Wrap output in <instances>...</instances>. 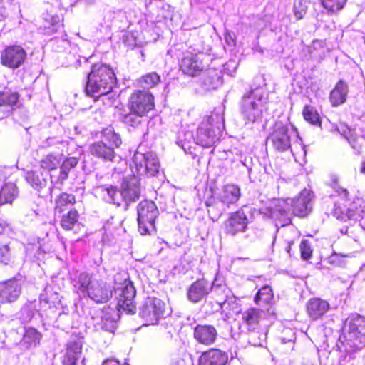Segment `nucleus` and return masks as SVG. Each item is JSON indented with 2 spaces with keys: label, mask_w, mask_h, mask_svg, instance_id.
Segmentation results:
<instances>
[{
  "label": "nucleus",
  "mask_w": 365,
  "mask_h": 365,
  "mask_svg": "<svg viewBox=\"0 0 365 365\" xmlns=\"http://www.w3.org/2000/svg\"><path fill=\"white\" fill-rule=\"evenodd\" d=\"M74 287L78 293L89 297L96 303L107 302L115 291L118 310L128 314L135 312L136 307L133 300L136 291L130 280L125 279L121 287L114 288L94 274L81 272L75 280Z\"/></svg>",
  "instance_id": "nucleus-1"
},
{
  "label": "nucleus",
  "mask_w": 365,
  "mask_h": 365,
  "mask_svg": "<svg viewBox=\"0 0 365 365\" xmlns=\"http://www.w3.org/2000/svg\"><path fill=\"white\" fill-rule=\"evenodd\" d=\"M312 192L304 189L294 199H274L265 208L264 214L279 221L281 226H284L291 222L292 215L307 216L312 210Z\"/></svg>",
  "instance_id": "nucleus-2"
},
{
  "label": "nucleus",
  "mask_w": 365,
  "mask_h": 365,
  "mask_svg": "<svg viewBox=\"0 0 365 365\" xmlns=\"http://www.w3.org/2000/svg\"><path fill=\"white\" fill-rule=\"evenodd\" d=\"M340 339L346 352L342 361L358 365L360 357L356 356V351L365 346V317L356 313L349 315L344 323Z\"/></svg>",
  "instance_id": "nucleus-3"
},
{
  "label": "nucleus",
  "mask_w": 365,
  "mask_h": 365,
  "mask_svg": "<svg viewBox=\"0 0 365 365\" xmlns=\"http://www.w3.org/2000/svg\"><path fill=\"white\" fill-rule=\"evenodd\" d=\"M154 108L153 95L145 91H135L128 101L129 112L125 110L119 114L122 122L128 126L136 128L141 125L142 118Z\"/></svg>",
  "instance_id": "nucleus-4"
},
{
  "label": "nucleus",
  "mask_w": 365,
  "mask_h": 365,
  "mask_svg": "<svg viewBox=\"0 0 365 365\" xmlns=\"http://www.w3.org/2000/svg\"><path fill=\"white\" fill-rule=\"evenodd\" d=\"M115 81L113 71L106 65L95 64L88 75L85 88L86 95L96 99L106 98L111 91Z\"/></svg>",
  "instance_id": "nucleus-5"
},
{
  "label": "nucleus",
  "mask_w": 365,
  "mask_h": 365,
  "mask_svg": "<svg viewBox=\"0 0 365 365\" xmlns=\"http://www.w3.org/2000/svg\"><path fill=\"white\" fill-rule=\"evenodd\" d=\"M240 195V188L237 185L227 184L222 187L218 196L209 197L205 204L211 219L217 221L231 205L239 200Z\"/></svg>",
  "instance_id": "nucleus-6"
},
{
  "label": "nucleus",
  "mask_w": 365,
  "mask_h": 365,
  "mask_svg": "<svg viewBox=\"0 0 365 365\" xmlns=\"http://www.w3.org/2000/svg\"><path fill=\"white\" fill-rule=\"evenodd\" d=\"M121 143L120 135L113 128L108 127L103 130L102 139L89 146V152L103 161L113 162L116 157L115 149L119 148Z\"/></svg>",
  "instance_id": "nucleus-7"
},
{
  "label": "nucleus",
  "mask_w": 365,
  "mask_h": 365,
  "mask_svg": "<svg viewBox=\"0 0 365 365\" xmlns=\"http://www.w3.org/2000/svg\"><path fill=\"white\" fill-rule=\"evenodd\" d=\"M268 96L262 88L250 91L242 97L241 110L245 118L250 122L259 120L267 110Z\"/></svg>",
  "instance_id": "nucleus-8"
},
{
  "label": "nucleus",
  "mask_w": 365,
  "mask_h": 365,
  "mask_svg": "<svg viewBox=\"0 0 365 365\" xmlns=\"http://www.w3.org/2000/svg\"><path fill=\"white\" fill-rule=\"evenodd\" d=\"M273 147L281 152L290 149L294 153L293 147L301 146V139L295 129L289 128L288 125L281 122L276 123L273 132L267 138Z\"/></svg>",
  "instance_id": "nucleus-9"
},
{
  "label": "nucleus",
  "mask_w": 365,
  "mask_h": 365,
  "mask_svg": "<svg viewBox=\"0 0 365 365\" xmlns=\"http://www.w3.org/2000/svg\"><path fill=\"white\" fill-rule=\"evenodd\" d=\"M138 231L142 235L155 232V220L159 215L155 203L151 200H143L137 207Z\"/></svg>",
  "instance_id": "nucleus-10"
},
{
  "label": "nucleus",
  "mask_w": 365,
  "mask_h": 365,
  "mask_svg": "<svg viewBox=\"0 0 365 365\" xmlns=\"http://www.w3.org/2000/svg\"><path fill=\"white\" fill-rule=\"evenodd\" d=\"M132 162L137 175L155 177L160 173V162L153 152L142 153L137 150L133 155Z\"/></svg>",
  "instance_id": "nucleus-11"
},
{
  "label": "nucleus",
  "mask_w": 365,
  "mask_h": 365,
  "mask_svg": "<svg viewBox=\"0 0 365 365\" xmlns=\"http://www.w3.org/2000/svg\"><path fill=\"white\" fill-rule=\"evenodd\" d=\"M212 291L219 294L225 291V286L217 284L216 281L210 284L207 280L198 279L190 286L187 292V299L193 303H197L206 297Z\"/></svg>",
  "instance_id": "nucleus-12"
},
{
  "label": "nucleus",
  "mask_w": 365,
  "mask_h": 365,
  "mask_svg": "<svg viewBox=\"0 0 365 365\" xmlns=\"http://www.w3.org/2000/svg\"><path fill=\"white\" fill-rule=\"evenodd\" d=\"M165 313V303L158 298L148 297L139 311V316L144 320L145 325L156 324Z\"/></svg>",
  "instance_id": "nucleus-13"
},
{
  "label": "nucleus",
  "mask_w": 365,
  "mask_h": 365,
  "mask_svg": "<svg viewBox=\"0 0 365 365\" xmlns=\"http://www.w3.org/2000/svg\"><path fill=\"white\" fill-rule=\"evenodd\" d=\"M26 58V53L19 46L6 47L1 55V63L10 68L20 67Z\"/></svg>",
  "instance_id": "nucleus-14"
},
{
  "label": "nucleus",
  "mask_w": 365,
  "mask_h": 365,
  "mask_svg": "<svg viewBox=\"0 0 365 365\" xmlns=\"http://www.w3.org/2000/svg\"><path fill=\"white\" fill-rule=\"evenodd\" d=\"M212 116L207 117L205 121L201 123L196 135V143L202 147H211L217 140L216 131L212 125Z\"/></svg>",
  "instance_id": "nucleus-15"
},
{
  "label": "nucleus",
  "mask_w": 365,
  "mask_h": 365,
  "mask_svg": "<svg viewBox=\"0 0 365 365\" xmlns=\"http://www.w3.org/2000/svg\"><path fill=\"white\" fill-rule=\"evenodd\" d=\"M21 280L16 277L0 282V302H15L21 293Z\"/></svg>",
  "instance_id": "nucleus-16"
},
{
  "label": "nucleus",
  "mask_w": 365,
  "mask_h": 365,
  "mask_svg": "<svg viewBox=\"0 0 365 365\" xmlns=\"http://www.w3.org/2000/svg\"><path fill=\"white\" fill-rule=\"evenodd\" d=\"M139 185V180L135 176L123 180L119 194L120 204L125 202L126 207H128L130 203L139 198L140 194Z\"/></svg>",
  "instance_id": "nucleus-17"
},
{
  "label": "nucleus",
  "mask_w": 365,
  "mask_h": 365,
  "mask_svg": "<svg viewBox=\"0 0 365 365\" xmlns=\"http://www.w3.org/2000/svg\"><path fill=\"white\" fill-rule=\"evenodd\" d=\"M248 224L247 217L242 210H237L230 215L225 222V232L235 236L238 233L244 232Z\"/></svg>",
  "instance_id": "nucleus-18"
},
{
  "label": "nucleus",
  "mask_w": 365,
  "mask_h": 365,
  "mask_svg": "<svg viewBox=\"0 0 365 365\" xmlns=\"http://www.w3.org/2000/svg\"><path fill=\"white\" fill-rule=\"evenodd\" d=\"M203 68V63L197 54L190 52L184 53L180 62V69L184 74L194 77L199 75Z\"/></svg>",
  "instance_id": "nucleus-19"
},
{
  "label": "nucleus",
  "mask_w": 365,
  "mask_h": 365,
  "mask_svg": "<svg viewBox=\"0 0 365 365\" xmlns=\"http://www.w3.org/2000/svg\"><path fill=\"white\" fill-rule=\"evenodd\" d=\"M307 312L312 320L321 319L330 309L329 302L320 298L310 299L306 305Z\"/></svg>",
  "instance_id": "nucleus-20"
},
{
  "label": "nucleus",
  "mask_w": 365,
  "mask_h": 365,
  "mask_svg": "<svg viewBox=\"0 0 365 365\" xmlns=\"http://www.w3.org/2000/svg\"><path fill=\"white\" fill-rule=\"evenodd\" d=\"M49 177L51 178V182H53V177L50 175L47 170L39 168L37 170L27 172L25 175V180L34 189L40 190L46 186Z\"/></svg>",
  "instance_id": "nucleus-21"
},
{
  "label": "nucleus",
  "mask_w": 365,
  "mask_h": 365,
  "mask_svg": "<svg viewBox=\"0 0 365 365\" xmlns=\"http://www.w3.org/2000/svg\"><path fill=\"white\" fill-rule=\"evenodd\" d=\"M217 332L212 325L198 324L194 329V338L204 345H212L216 340Z\"/></svg>",
  "instance_id": "nucleus-22"
},
{
  "label": "nucleus",
  "mask_w": 365,
  "mask_h": 365,
  "mask_svg": "<svg viewBox=\"0 0 365 365\" xmlns=\"http://www.w3.org/2000/svg\"><path fill=\"white\" fill-rule=\"evenodd\" d=\"M42 334L36 329L28 327L24 328V333L19 342L22 350H31L40 345Z\"/></svg>",
  "instance_id": "nucleus-23"
},
{
  "label": "nucleus",
  "mask_w": 365,
  "mask_h": 365,
  "mask_svg": "<svg viewBox=\"0 0 365 365\" xmlns=\"http://www.w3.org/2000/svg\"><path fill=\"white\" fill-rule=\"evenodd\" d=\"M227 354L220 349H212L204 352L200 358V365H225Z\"/></svg>",
  "instance_id": "nucleus-24"
},
{
  "label": "nucleus",
  "mask_w": 365,
  "mask_h": 365,
  "mask_svg": "<svg viewBox=\"0 0 365 365\" xmlns=\"http://www.w3.org/2000/svg\"><path fill=\"white\" fill-rule=\"evenodd\" d=\"M348 93L349 86L347 83L340 80L330 93L329 101L331 105L336 107L344 103L346 101Z\"/></svg>",
  "instance_id": "nucleus-25"
},
{
  "label": "nucleus",
  "mask_w": 365,
  "mask_h": 365,
  "mask_svg": "<svg viewBox=\"0 0 365 365\" xmlns=\"http://www.w3.org/2000/svg\"><path fill=\"white\" fill-rule=\"evenodd\" d=\"M82 344L72 341L68 343L66 351L63 359V365H76L81 356Z\"/></svg>",
  "instance_id": "nucleus-26"
},
{
  "label": "nucleus",
  "mask_w": 365,
  "mask_h": 365,
  "mask_svg": "<svg viewBox=\"0 0 365 365\" xmlns=\"http://www.w3.org/2000/svg\"><path fill=\"white\" fill-rule=\"evenodd\" d=\"M96 192L101 195L104 201L120 206V190L112 185H102L96 188Z\"/></svg>",
  "instance_id": "nucleus-27"
},
{
  "label": "nucleus",
  "mask_w": 365,
  "mask_h": 365,
  "mask_svg": "<svg viewBox=\"0 0 365 365\" xmlns=\"http://www.w3.org/2000/svg\"><path fill=\"white\" fill-rule=\"evenodd\" d=\"M19 190L16 184L6 182L0 186V206L6 204H11L18 197Z\"/></svg>",
  "instance_id": "nucleus-28"
},
{
  "label": "nucleus",
  "mask_w": 365,
  "mask_h": 365,
  "mask_svg": "<svg viewBox=\"0 0 365 365\" xmlns=\"http://www.w3.org/2000/svg\"><path fill=\"white\" fill-rule=\"evenodd\" d=\"M263 312L258 309H250L242 314V320L246 324L248 330L254 331L262 317Z\"/></svg>",
  "instance_id": "nucleus-29"
},
{
  "label": "nucleus",
  "mask_w": 365,
  "mask_h": 365,
  "mask_svg": "<svg viewBox=\"0 0 365 365\" xmlns=\"http://www.w3.org/2000/svg\"><path fill=\"white\" fill-rule=\"evenodd\" d=\"M16 255L14 242L9 241L0 243V263L7 265L12 262Z\"/></svg>",
  "instance_id": "nucleus-30"
},
{
  "label": "nucleus",
  "mask_w": 365,
  "mask_h": 365,
  "mask_svg": "<svg viewBox=\"0 0 365 365\" xmlns=\"http://www.w3.org/2000/svg\"><path fill=\"white\" fill-rule=\"evenodd\" d=\"M202 83L207 90L216 89L222 83L220 73L215 69H210L204 77Z\"/></svg>",
  "instance_id": "nucleus-31"
},
{
  "label": "nucleus",
  "mask_w": 365,
  "mask_h": 365,
  "mask_svg": "<svg viewBox=\"0 0 365 365\" xmlns=\"http://www.w3.org/2000/svg\"><path fill=\"white\" fill-rule=\"evenodd\" d=\"M365 212V201L361 198H356L346 209V215L349 219L357 220Z\"/></svg>",
  "instance_id": "nucleus-32"
},
{
  "label": "nucleus",
  "mask_w": 365,
  "mask_h": 365,
  "mask_svg": "<svg viewBox=\"0 0 365 365\" xmlns=\"http://www.w3.org/2000/svg\"><path fill=\"white\" fill-rule=\"evenodd\" d=\"M61 227L66 230H73L79 226L78 214L76 210H71L67 214L62 216Z\"/></svg>",
  "instance_id": "nucleus-33"
},
{
  "label": "nucleus",
  "mask_w": 365,
  "mask_h": 365,
  "mask_svg": "<svg viewBox=\"0 0 365 365\" xmlns=\"http://www.w3.org/2000/svg\"><path fill=\"white\" fill-rule=\"evenodd\" d=\"M75 202L76 198L73 195L66 192L61 193L56 200L55 210L58 212H61L66 207L73 205Z\"/></svg>",
  "instance_id": "nucleus-34"
},
{
  "label": "nucleus",
  "mask_w": 365,
  "mask_h": 365,
  "mask_svg": "<svg viewBox=\"0 0 365 365\" xmlns=\"http://www.w3.org/2000/svg\"><path fill=\"white\" fill-rule=\"evenodd\" d=\"M19 95L16 92L11 91H0V106H9L12 108L16 104Z\"/></svg>",
  "instance_id": "nucleus-35"
},
{
  "label": "nucleus",
  "mask_w": 365,
  "mask_h": 365,
  "mask_svg": "<svg viewBox=\"0 0 365 365\" xmlns=\"http://www.w3.org/2000/svg\"><path fill=\"white\" fill-rule=\"evenodd\" d=\"M273 299L272 290L269 286L262 287L255 297V302L262 305L269 303Z\"/></svg>",
  "instance_id": "nucleus-36"
},
{
  "label": "nucleus",
  "mask_w": 365,
  "mask_h": 365,
  "mask_svg": "<svg viewBox=\"0 0 365 365\" xmlns=\"http://www.w3.org/2000/svg\"><path fill=\"white\" fill-rule=\"evenodd\" d=\"M309 4V0H295L294 4V15L296 20H302L307 16Z\"/></svg>",
  "instance_id": "nucleus-37"
},
{
  "label": "nucleus",
  "mask_w": 365,
  "mask_h": 365,
  "mask_svg": "<svg viewBox=\"0 0 365 365\" xmlns=\"http://www.w3.org/2000/svg\"><path fill=\"white\" fill-rule=\"evenodd\" d=\"M303 116L305 120L309 122L310 124L317 126L321 125L319 115L314 107L306 106L303 110Z\"/></svg>",
  "instance_id": "nucleus-38"
},
{
  "label": "nucleus",
  "mask_w": 365,
  "mask_h": 365,
  "mask_svg": "<svg viewBox=\"0 0 365 365\" xmlns=\"http://www.w3.org/2000/svg\"><path fill=\"white\" fill-rule=\"evenodd\" d=\"M158 21L160 23H168L170 21H175L178 20V15L175 14L173 9L168 6L162 8L158 14Z\"/></svg>",
  "instance_id": "nucleus-39"
},
{
  "label": "nucleus",
  "mask_w": 365,
  "mask_h": 365,
  "mask_svg": "<svg viewBox=\"0 0 365 365\" xmlns=\"http://www.w3.org/2000/svg\"><path fill=\"white\" fill-rule=\"evenodd\" d=\"M160 81V76L155 72H153L143 76L140 80V84L143 88L148 89L155 87Z\"/></svg>",
  "instance_id": "nucleus-40"
},
{
  "label": "nucleus",
  "mask_w": 365,
  "mask_h": 365,
  "mask_svg": "<svg viewBox=\"0 0 365 365\" xmlns=\"http://www.w3.org/2000/svg\"><path fill=\"white\" fill-rule=\"evenodd\" d=\"M67 308H63V311L60 312L56 320V326L62 329H66L70 327V317Z\"/></svg>",
  "instance_id": "nucleus-41"
},
{
  "label": "nucleus",
  "mask_w": 365,
  "mask_h": 365,
  "mask_svg": "<svg viewBox=\"0 0 365 365\" xmlns=\"http://www.w3.org/2000/svg\"><path fill=\"white\" fill-rule=\"evenodd\" d=\"M41 166L42 170H49L55 169L58 165V160L53 155H48L44 159L41 160Z\"/></svg>",
  "instance_id": "nucleus-42"
},
{
  "label": "nucleus",
  "mask_w": 365,
  "mask_h": 365,
  "mask_svg": "<svg viewBox=\"0 0 365 365\" xmlns=\"http://www.w3.org/2000/svg\"><path fill=\"white\" fill-rule=\"evenodd\" d=\"M347 0H322V4L329 11H339L341 9Z\"/></svg>",
  "instance_id": "nucleus-43"
},
{
  "label": "nucleus",
  "mask_w": 365,
  "mask_h": 365,
  "mask_svg": "<svg viewBox=\"0 0 365 365\" xmlns=\"http://www.w3.org/2000/svg\"><path fill=\"white\" fill-rule=\"evenodd\" d=\"M101 328L107 331L113 332L116 328V321L106 315L102 316Z\"/></svg>",
  "instance_id": "nucleus-44"
},
{
  "label": "nucleus",
  "mask_w": 365,
  "mask_h": 365,
  "mask_svg": "<svg viewBox=\"0 0 365 365\" xmlns=\"http://www.w3.org/2000/svg\"><path fill=\"white\" fill-rule=\"evenodd\" d=\"M349 257L346 255H341L334 252L329 258L328 261L329 264H331L338 267H343L346 264L345 258Z\"/></svg>",
  "instance_id": "nucleus-45"
},
{
  "label": "nucleus",
  "mask_w": 365,
  "mask_h": 365,
  "mask_svg": "<svg viewBox=\"0 0 365 365\" xmlns=\"http://www.w3.org/2000/svg\"><path fill=\"white\" fill-rule=\"evenodd\" d=\"M299 249L303 259L307 260L312 257V250L308 240H303L300 243Z\"/></svg>",
  "instance_id": "nucleus-46"
},
{
  "label": "nucleus",
  "mask_w": 365,
  "mask_h": 365,
  "mask_svg": "<svg viewBox=\"0 0 365 365\" xmlns=\"http://www.w3.org/2000/svg\"><path fill=\"white\" fill-rule=\"evenodd\" d=\"M24 213L26 216L31 218L38 215L39 209L38 208V205L36 204L28 202L24 207Z\"/></svg>",
  "instance_id": "nucleus-47"
},
{
  "label": "nucleus",
  "mask_w": 365,
  "mask_h": 365,
  "mask_svg": "<svg viewBox=\"0 0 365 365\" xmlns=\"http://www.w3.org/2000/svg\"><path fill=\"white\" fill-rule=\"evenodd\" d=\"M78 159L76 158H74V157H71V158H68L67 159H66L61 168L66 171H68V173H69L71 169L73 168L74 167H76L78 164Z\"/></svg>",
  "instance_id": "nucleus-48"
},
{
  "label": "nucleus",
  "mask_w": 365,
  "mask_h": 365,
  "mask_svg": "<svg viewBox=\"0 0 365 365\" xmlns=\"http://www.w3.org/2000/svg\"><path fill=\"white\" fill-rule=\"evenodd\" d=\"M20 314V319L24 323L30 322L34 317V312L29 307H23Z\"/></svg>",
  "instance_id": "nucleus-49"
},
{
  "label": "nucleus",
  "mask_w": 365,
  "mask_h": 365,
  "mask_svg": "<svg viewBox=\"0 0 365 365\" xmlns=\"http://www.w3.org/2000/svg\"><path fill=\"white\" fill-rule=\"evenodd\" d=\"M11 173L10 167L0 165V181L6 179Z\"/></svg>",
  "instance_id": "nucleus-50"
},
{
  "label": "nucleus",
  "mask_w": 365,
  "mask_h": 365,
  "mask_svg": "<svg viewBox=\"0 0 365 365\" xmlns=\"http://www.w3.org/2000/svg\"><path fill=\"white\" fill-rule=\"evenodd\" d=\"M225 39L229 46H233L235 43V35L231 31H226L225 34Z\"/></svg>",
  "instance_id": "nucleus-51"
},
{
  "label": "nucleus",
  "mask_w": 365,
  "mask_h": 365,
  "mask_svg": "<svg viewBox=\"0 0 365 365\" xmlns=\"http://www.w3.org/2000/svg\"><path fill=\"white\" fill-rule=\"evenodd\" d=\"M68 171L60 168V172H59V174H58V176L57 178V182H56L55 183H56V184L59 183L60 185H62L64 182V180H66L68 178Z\"/></svg>",
  "instance_id": "nucleus-52"
},
{
  "label": "nucleus",
  "mask_w": 365,
  "mask_h": 365,
  "mask_svg": "<svg viewBox=\"0 0 365 365\" xmlns=\"http://www.w3.org/2000/svg\"><path fill=\"white\" fill-rule=\"evenodd\" d=\"M9 223L4 220H0V234H1L6 228L9 227Z\"/></svg>",
  "instance_id": "nucleus-53"
},
{
  "label": "nucleus",
  "mask_w": 365,
  "mask_h": 365,
  "mask_svg": "<svg viewBox=\"0 0 365 365\" xmlns=\"http://www.w3.org/2000/svg\"><path fill=\"white\" fill-rule=\"evenodd\" d=\"M282 343L287 344L288 347L290 350L293 349V348H294V340L293 339H290L287 341H286L284 339H282Z\"/></svg>",
  "instance_id": "nucleus-54"
},
{
  "label": "nucleus",
  "mask_w": 365,
  "mask_h": 365,
  "mask_svg": "<svg viewBox=\"0 0 365 365\" xmlns=\"http://www.w3.org/2000/svg\"><path fill=\"white\" fill-rule=\"evenodd\" d=\"M338 192L344 198H346L348 195H349V192H348L347 190L346 189H344V188H339V190H338Z\"/></svg>",
  "instance_id": "nucleus-55"
},
{
  "label": "nucleus",
  "mask_w": 365,
  "mask_h": 365,
  "mask_svg": "<svg viewBox=\"0 0 365 365\" xmlns=\"http://www.w3.org/2000/svg\"><path fill=\"white\" fill-rule=\"evenodd\" d=\"M173 364L174 365H185V362L183 359H179Z\"/></svg>",
  "instance_id": "nucleus-56"
},
{
  "label": "nucleus",
  "mask_w": 365,
  "mask_h": 365,
  "mask_svg": "<svg viewBox=\"0 0 365 365\" xmlns=\"http://www.w3.org/2000/svg\"><path fill=\"white\" fill-rule=\"evenodd\" d=\"M233 66L234 68H236V66H235V62H234V61H230V62H228V63H226V65H225V66H226V67H225V69H227L228 67H230V66Z\"/></svg>",
  "instance_id": "nucleus-57"
},
{
  "label": "nucleus",
  "mask_w": 365,
  "mask_h": 365,
  "mask_svg": "<svg viewBox=\"0 0 365 365\" xmlns=\"http://www.w3.org/2000/svg\"><path fill=\"white\" fill-rule=\"evenodd\" d=\"M320 45H321V42L317 40V41H313V48H317V46H320Z\"/></svg>",
  "instance_id": "nucleus-58"
},
{
  "label": "nucleus",
  "mask_w": 365,
  "mask_h": 365,
  "mask_svg": "<svg viewBox=\"0 0 365 365\" xmlns=\"http://www.w3.org/2000/svg\"><path fill=\"white\" fill-rule=\"evenodd\" d=\"M361 172L364 174H365V161L362 163L361 168Z\"/></svg>",
  "instance_id": "nucleus-59"
},
{
  "label": "nucleus",
  "mask_w": 365,
  "mask_h": 365,
  "mask_svg": "<svg viewBox=\"0 0 365 365\" xmlns=\"http://www.w3.org/2000/svg\"><path fill=\"white\" fill-rule=\"evenodd\" d=\"M343 132H344L343 135H344V137L347 139V140L349 142V143H351L350 136H348V135L346 133L345 130H344Z\"/></svg>",
  "instance_id": "nucleus-60"
},
{
  "label": "nucleus",
  "mask_w": 365,
  "mask_h": 365,
  "mask_svg": "<svg viewBox=\"0 0 365 365\" xmlns=\"http://www.w3.org/2000/svg\"><path fill=\"white\" fill-rule=\"evenodd\" d=\"M217 302H218L219 304H222V303H225V301H223V302H222V301H217Z\"/></svg>",
  "instance_id": "nucleus-61"
},
{
  "label": "nucleus",
  "mask_w": 365,
  "mask_h": 365,
  "mask_svg": "<svg viewBox=\"0 0 365 365\" xmlns=\"http://www.w3.org/2000/svg\"><path fill=\"white\" fill-rule=\"evenodd\" d=\"M347 130H348L349 134H350L351 133V130H349V129H347Z\"/></svg>",
  "instance_id": "nucleus-62"
}]
</instances>
